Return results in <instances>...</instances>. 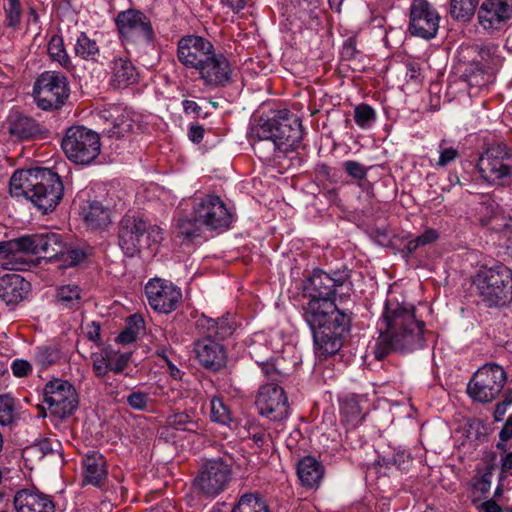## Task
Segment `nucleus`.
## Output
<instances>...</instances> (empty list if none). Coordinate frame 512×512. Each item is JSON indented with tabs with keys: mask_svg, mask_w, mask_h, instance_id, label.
I'll return each mask as SVG.
<instances>
[{
	"mask_svg": "<svg viewBox=\"0 0 512 512\" xmlns=\"http://www.w3.org/2000/svg\"><path fill=\"white\" fill-rule=\"evenodd\" d=\"M492 73L493 72L477 70L475 67L467 66L463 73V77L470 87L481 88L488 84Z\"/></svg>",
	"mask_w": 512,
	"mask_h": 512,
	"instance_id": "obj_44",
	"label": "nucleus"
},
{
	"mask_svg": "<svg viewBox=\"0 0 512 512\" xmlns=\"http://www.w3.org/2000/svg\"><path fill=\"white\" fill-rule=\"evenodd\" d=\"M70 95L67 77L57 71H45L35 81L33 96L42 110L61 108Z\"/></svg>",
	"mask_w": 512,
	"mask_h": 512,
	"instance_id": "obj_9",
	"label": "nucleus"
},
{
	"mask_svg": "<svg viewBox=\"0 0 512 512\" xmlns=\"http://www.w3.org/2000/svg\"><path fill=\"white\" fill-rule=\"evenodd\" d=\"M37 234L25 235L19 238L8 240L9 262H4L3 266L10 270H26L30 267V262L26 260L23 254H37Z\"/></svg>",
	"mask_w": 512,
	"mask_h": 512,
	"instance_id": "obj_25",
	"label": "nucleus"
},
{
	"mask_svg": "<svg viewBox=\"0 0 512 512\" xmlns=\"http://www.w3.org/2000/svg\"><path fill=\"white\" fill-rule=\"evenodd\" d=\"M59 446L60 443L58 441H53L51 439L46 438L33 445L31 447V450L39 452L41 453L42 456H45L58 452Z\"/></svg>",
	"mask_w": 512,
	"mask_h": 512,
	"instance_id": "obj_56",
	"label": "nucleus"
},
{
	"mask_svg": "<svg viewBox=\"0 0 512 512\" xmlns=\"http://www.w3.org/2000/svg\"><path fill=\"white\" fill-rule=\"evenodd\" d=\"M303 138L301 120L288 110H279L271 117H260L249 132L255 153L268 159L277 152L288 153L297 149Z\"/></svg>",
	"mask_w": 512,
	"mask_h": 512,
	"instance_id": "obj_2",
	"label": "nucleus"
},
{
	"mask_svg": "<svg viewBox=\"0 0 512 512\" xmlns=\"http://www.w3.org/2000/svg\"><path fill=\"white\" fill-rule=\"evenodd\" d=\"M350 285V271L347 268L325 272L314 270L303 282L304 295L310 299L335 300V295L343 287Z\"/></svg>",
	"mask_w": 512,
	"mask_h": 512,
	"instance_id": "obj_12",
	"label": "nucleus"
},
{
	"mask_svg": "<svg viewBox=\"0 0 512 512\" xmlns=\"http://www.w3.org/2000/svg\"><path fill=\"white\" fill-rule=\"evenodd\" d=\"M83 466L85 480L94 486H101L108 473L103 455L98 452L87 454L83 460Z\"/></svg>",
	"mask_w": 512,
	"mask_h": 512,
	"instance_id": "obj_32",
	"label": "nucleus"
},
{
	"mask_svg": "<svg viewBox=\"0 0 512 512\" xmlns=\"http://www.w3.org/2000/svg\"><path fill=\"white\" fill-rule=\"evenodd\" d=\"M214 48L212 42L202 36L186 35L178 40L177 59L187 69L197 71Z\"/></svg>",
	"mask_w": 512,
	"mask_h": 512,
	"instance_id": "obj_20",
	"label": "nucleus"
},
{
	"mask_svg": "<svg viewBox=\"0 0 512 512\" xmlns=\"http://www.w3.org/2000/svg\"><path fill=\"white\" fill-rule=\"evenodd\" d=\"M60 359V352L57 348L51 346L39 347L35 355V361L42 368H46L57 363Z\"/></svg>",
	"mask_w": 512,
	"mask_h": 512,
	"instance_id": "obj_46",
	"label": "nucleus"
},
{
	"mask_svg": "<svg viewBox=\"0 0 512 512\" xmlns=\"http://www.w3.org/2000/svg\"><path fill=\"white\" fill-rule=\"evenodd\" d=\"M15 401L10 395H0V424L9 425L13 422Z\"/></svg>",
	"mask_w": 512,
	"mask_h": 512,
	"instance_id": "obj_47",
	"label": "nucleus"
},
{
	"mask_svg": "<svg viewBox=\"0 0 512 512\" xmlns=\"http://www.w3.org/2000/svg\"><path fill=\"white\" fill-rule=\"evenodd\" d=\"M297 475L303 486L314 488L320 484L324 468L314 457L306 456L297 465Z\"/></svg>",
	"mask_w": 512,
	"mask_h": 512,
	"instance_id": "obj_31",
	"label": "nucleus"
},
{
	"mask_svg": "<svg viewBox=\"0 0 512 512\" xmlns=\"http://www.w3.org/2000/svg\"><path fill=\"white\" fill-rule=\"evenodd\" d=\"M425 322L416 316L414 305L388 299L378 322L379 337L375 358L382 360L389 353H408L423 348Z\"/></svg>",
	"mask_w": 512,
	"mask_h": 512,
	"instance_id": "obj_1",
	"label": "nucleus"
},
{
	"mask_svg": "<svg viewBox=\"0 0 512 512\" xmlns=\"http://www.w3.org/2000/svg\"><path fill=\"white\" fill-rule=\"evenodd\" d=\"M196 72L206 87L217 89L226 87L231 82L233 67L230 60L214 48Z\"/></svg>",
	"mask_w": 512,
	"mask_h": 512,
	"instance_id": "obj_19",
	"label": "nucleus"
},
{
	"mask_svg": "<svg viewBox=\"0 0 512 512\" xmlns=\"http://www.w3.org/2000/svg\"><path fill=\"white\" fill-rule=\"evenodd\" d=\"M303 317L312 330L315 354L324 357L336 354L349 331L351 317L340 311L334 300L310 299L303 307Z\"/></svg>",
	"mask_w": 512,
	"mask_h": 512,
	"instance_id": "obj_3",
	"label": "nucleus"
},
{
	"mask_svg": "<svg viewBox=\"0 0 512 512\" xmlns=\"http://www.w3.org/2000/svg\"><path fill=\"white\" fill-rule=\"evenodd\" d=\"M61 147L73 163L89 165L101 152L100 136L84 126H72L66 130Z\"/></svg>",
	"mask_w": 512,
	"mask_h": 512,
	"instance_id": "obj_7",
	"label": "nucleus"
},
{
	"mask_svg": "<svg viewBox=\"0 0 512 512\" xmlns=\"http://www.w3.org/2000/svg\"><path fill=\"white\" fill-rule=\"evenodd\" d=\"M459 59L466 63L467 66L486 72H493L501 64L498 46L493 44L462 45L459 50Z\"/></svg>",
	"mask_w": 512,
	"mask_h": 512,
	"instance_id": "obj_22",
	"label": "nucleus"
},
{
	"mask_svg": "<svg viewBox=\"0 0 512 512\" xmlns=\"http://www.w3.org/2000/svg\"><path fill=\"white\" fill-rule=\"evenodd\" d=\"M406 79L408 82L420 83L421 82V69L419 64L409 62L406 65Z\"/></svg>",
	"mask_w": 512,
	"mask_h": 512,
	"instance_id": "obj_61",
	"label": "nucleus"
},
{
	"mask_svg": "<svg viewBox=\"0 0 512 512\" xmlns=\"http://www.w3.org/2000/svg\"><path fill=\"white\" fill-rule=\"evenodd\" d=\"M506 378V373L500 365L495 363L484 364L469 381L467 393L477 402H491L502 391Z\"/></svg>",
	"mask_w": 512,
	"mask_h": 512,
	"instance_id": "obj_10",
	"label": "nucleus"
},
{
	"mask_svg": "<svg viewBox=\"0 0 512 512\" xmlns=\"http://www.w3.org/2000/svg\"><path fill=\"white\" fill-rule=\"evenodd\" d=\"M37 254H43L45 258L57 259L65 252L63 236L57 232L38 233L36 236Z\"/></svg>",
	"mask_w": 512,
	"mask_h": 512,
	"instance_id": "obj_33",
	"label": "nucleus"
},
{
	"mask_svg": "<svg viewBox=\"0 0 512 512\" xmlns=\"http://www.w3.org/2000/svg\"><path fill=\"white\" fill-rule=\"evenodd\" d=\"M193 351L198 363L208 371L219 372L227 365L226 349L212 334L196 340Z\"/></svg>",
	"mask_w": 512,
	"mask_h": 512,
	"instance_id": "obj_21",
	"label": "nucleus"
},
{
	"mask_svg": "<svg viewBox=\"0 0 512 512\" xmlns=\"http://www.w3.org/2000/svg\"><path fill=\"white\" fill-rule=\"evenodd\" d=\"M145 234L153 242L162 239L161 229L157 226H148L138 215L126 214L121 219L118 230L119 246L127 257H134L140 252L141 239Z\"/></svg>",
	"mask_w": 512,
	"mask_h": 512,
	"instance_id": "obj_11",
	"label": "nucleus"
},
{
	"mask_svg": "<svg viewBox=\"0 0 512 512\" xmlns=\"http://www.w3.org/2000/svg\"><path fill=\"white\" fill-rule=\"evenodd\" d=\"M56 302L67 309H78L81 303V290L77 285H63L56 291Z\"/></svg>",
	"mask_w": 512,
	"mask_h": 512,
	"instance_id": "obj_38",
	"label": "nucleus"
},
{
	"mask_svg": "<svg viewBox=\"0 0 512 512\" xmlns=\"http://www.w3.org/2000/svg\"><path fill=\"white\" fill-rule=\"evenodd\" d=\"M11 370L15 377L22 378L31 373L32 365L26 360L16 359L11 364Z\"/></svg>",
	"mask_w": 512,
	"mask_h": 512,
	"instance_id": "obj_58",
	"label": "nucleus"
},
{
	"mask_svg": "<svg viewBox=\"0 0 512 512\" xmlns=\"http://www.w3.org/2000/svg\"><path fill=\"white\" fill-rule=\"evenodd\" d=\"M375 118L376 113L374 109L368 104L362 103L356 106L354 109V120L356 124L362 129L370 127Z\"/></svg>",
	"mask_w": 512,
	"mask_h": 512,
	"instance_id": "obj_45",
	"label": "nucleus"
},
{
	"mask_svg": "<svg viewBox=\"0 0 512 512\" xmlns=\"http://www.w3.org/2000/svg\"><path fill=\"white\" fill-rule=\"evenodd\" d=\"M438 238V233L435 229L428 228L421 235L410 240L406 244V250L409 253H413L417 248L428 245Z\"/></svg>",
	"mask_w": 512,
	"mask_h": 512,
	"instance_id": "obj_48",
	"label": "nucleus"
},
{
	"mask_svg": "<svg viewBox=\"0 0 512 512\" xmlns=\"http://www.w3.org/2000/svg\"><path fill=\"white\" fill-rule=\"evenodd\" d=\"M16 512H55L51 496L37 489H21L14 495Z\"/></svg>",
	"mask_w": 512,
	"mask_h": 512,
	"instance_id": "obj_26",
	"label": "nucleus"
},
{
	"mask_svg": "<svg viewBox=\"0 0 512 512\" xmlns=\"http://www.w3.org/2000/svg\"><path fill=\"white\" fill-rule=\"evenodd\" d=\"M8 25L15 27L20 23L21 4L19 0H8V6L5 9Z\"/></svg>",
	"mask_w": 512,
	"mask_h": 512,
	"instance_id": "obj_55",
	"label": "nucleus"
},
{
	"mask_svg": "<svg viewBox=\"0 0 512 512\" xmlns=\"http://www.w3.org/2000/svg\"><path fill=\"white\" fill-rule=\"evenodd\" d=\"M411 463V457L409 453L405 451L397 453L393 456V464L400 470H405Z\"/></svg>",
	"mask_w": 512,
	"mask_h": 512,
	"instance_id": "obj_63",
	"label": "nucleus"
},
{
	"mask_svg": "<svg viewBox=\"0 0 512 512\" xmlns=\"http://www.w3.org/2000/svg\"><path fill=\"white\" fill-rule=\"evenodd\" d=\"M210 406V417L213 422L222 425H230L232 422V414L228 406L224 404L221 398L214 397L211 400Z\"/></svg>",
	"mask_w": 512,
	"mask_h": 512,
	"instance_id": "obj_43",
	"label": "nucleus"
},
{
	"mask_svg": "<svg viewBox=\"0 0 512 512\" xmlns=\"http://www.w3.org/2000/svg\"><path fill=\"white\" fill-rule=\"evenodd\" d=\"M343 168L345 172L355 180L360 181L366 179L367 177L368 168L357 161L348 160L344 162Z\"/></svg>",
	"mask_w": 512,
	"mask_h": 512,
	"instance_id": "obj_51",
	"label": "nucleus"
},
{
	"mask_svg": "<svg viewBox=\"0 0 512 512\" xmlns=\"http://www.w3.org/2000/svg\"><path fill=\"white\" fill-rule=\"evenodd\" d=\"M104 121L103 133L109 138L119 139L124 137L133 128V120L130 113L120 105H109L99 112Z\"/></svg>",
	"mask_w": 512,
	"mask_h": 512,
	"instance_id": "obj_24",
	"label": "nucleus"
},
{
	"mask_svg": "<svg viewBox=\"0 0 512 512\" xmlns=\"http://www.w3.org/2000/svg\"><path fill=\"white\" fill-rule=\"evenodd\" d=\"M110 84L116 89H124L137 83L138 72L127 57H115L110 63Z\"/></svg>",
	"mask_w": 512,
	"mask_h": 512,
	"instance_id": "obj_28",
	"label": "nucleus"
},
{
	"mask_svg": "<svg viewBox=\"0 0 512 512\" xmlns=\"http://www.w3.org/2000/svg\"><path fill=\"white\" fill-rule=\"evenodd\" d=\"M512 18V0H484L478 10L479 24L485 30H499Z\"/></svg>",
	"mask_w": 512,
	"mask_h": 512,
	"instance_id": "obj_23",
	"label": "nucleus"
},
{
	"mask_svg": "<svg viewBox=\"0 0 512 512\" xmlns=\"http://www.w3.org/2000/svg\"><path fill=\"white\" fill-rule=\"evenodd\" d=\"M203 227V224L197 220V215L193 213L192 217L186 216L177 220L176 233L179 237L193 241L201 237Z\"/></svg>",
	"mask_w": 512,
	"mask_h": 512,
	"instance_id": "obj_37",
	"label": "nucleus"
},
{
	"mask_svg": "<svg viewBox=\"0 0 512 512\" xmlns=\"http://www.w3.org/2000/svg\"><path fill=\"white\" fill-rule=\"evenodd\" d=\"M408 31L411 35L432 39L439 29L440 15L427 0H413L409 9Z\"/></svg>",
	"mask_w": 512,
	"mask_h": 512,
	"instance_id": "obj_17",
	"label": "nucleus"
},
{
	"mask_svg": "<svg viewBox=\"0 0 512 512\" xmlns=\"http://www.w3.org/2000/svg\"><path fill=\"white\" fill-rule=\"evenodd\" d=\"M512 404V390L505 395L504 399L496 405L494 411V418L496 421H501L505 415L507 408Z\"/></svg>",
	"mask_w": 512,
	"mask_h": 512,
	"instance_id": "obj_59",
	"label": "nucleus"
},
{
	"mask_svg": "<svg viewBox=\"0 0 512 512\" xmlns=\"http://www.w3.org/2000/svg\"><path fill=\"white\" fill-rule=\"evenodd\" d=\"M75 54L85 60H95V56L99 54V47L95 40L81 32L75 44Z\"/></svg>",
	"mask_w": 512,
	"mask_h": 512,
	"instance_id": "obj_41",
	"label": "nucleus"
},
{
	"mask_svg": "<svg viewBox=\"0 0 512 512\" xmlns=\"http://www.w3.org/2000/svg\"><path fill=\"white\" fill-rule=\"evenodd\" d=\"M93 371L97 377H103L109 372L110 357L102 353L92 354Z\"/></svg>",
	"mask_w": 512,
	"mask_h": 512,
	"instance_id": "obj_52",
	"label": "nucleus"
},
{
	"mask_svg": "<svg viewBox=\"0 0 512 512\" xmlns=\"http://www.w3.org/2000/svg\"><path fill=\"white\" fill-rule=\"evenodd\" d=\"M138 330L135 327H126L116 338V341L121 344H130L137 338Z\"/></svg>",
	"mask_w": 512,
	"mask_h": 512,
	"instance_id": "obj_60",
	"label": "nucleus"
},
{
	"mask_svg": "<svg viewBox=\"0 0 512 512\" xmlns=\"http://www.w3.org/2000/svg\"><path fill=\"white\" fill-rule=\"evenodd\" d=\"M193 213L197 220L209 230L227 229L232 223V214L217 195H206L196 199Z\"/></svg>",
	"mask_w": 512,
	"mask_h": 512,
	"instance_id": "obj_16",
	"label": "nucleus"
},
{
	"mask_svg": "<svg viewBox=\"0 0 512 512\" xmlns=\"http://www.w3.org/2000/svg\"><path fill=\"white\" fill-rule=\"evenodd\" d=\"M11 196H23L42 213L55 210L63 197L64 185L60 176L49 168L16 170L9 181Z\"/></svg>",
	"mask_w": 512,
	"mask_h": 512,
	"instance_id": "obj_4",
	"label": "nucleus"
},
{
	"mask_svg": "<svg viewBox=\"0 0 512 512\" xmlns=\"http://www.w3.org/2000/svg\"><path fill=\"white\" fill-rule=\"evenodd\" d=\"M167 424L180 431L196 432L199 428L195 411L174 413L168 416Z\"/></svg>",
	"mask_w": 512,
	"mask_h": 512,
	"instance_id": "obj_39",
	"label": "nucleus"
},
{
	"mask_svg": "<svg viewBox=\"0 0 512 512\" xmlns=\"http://www.w3.org/2000/svg\"><path fill=\"white\" fill-rule=\"evenodd\" d=\"M491 476V472L483 474L481 478L474 484V489L481 494L487 493L491 487Z\"/></svg>",
	"mask_w": 512,
	"mask_h": 512,
	"instance_id": "obj_62",
	"label": "nucleus"
},
{
	"mask_svg": "<svg viewBox=\"0 0 512 512\" xmlns=\"http://www.w3.org/2000/svg\"><path fill=\"white\" fill-rule=\"evenodd\" d=\"M86 258V253L82 249H69L65 244V252L60 254L58 260L63 261L65 266H75Z\"/></svg>",
	"mask_w": 512,
	"mask_h": 512,
	"instance_id": "obj_50",
	"label": "nucleus"
},
{
	"mask_svg": "<svg viewBox=\"0 0 512 512\" xmlns=\"http://www.w3.org/2000/svg\"><path fill=\"white\" fill-rule=\"evenodd\" d=\"M260 366L262 373L266 377L268 381H271V383L278 384L282 382L285 378V373H283L278 365L275 362L270 361H256Z\"/></svg>",
	"mask_w": 512,
	"mask_h": 512,
	"instance_id": "obj_49",
	"label": "nucleus"
},
{
	"mask_svg": "<svg viewBox=\"0 0 512 512\" xmlns=\"http://www.w3.org/2000/svg\"><path fill=\"white\" fill-rule=\"evenodd\" d=\"M149 400V395L140 391H133L127 396L128 405L138 411H145Z\"/></svg>",
	"mask_w": 512,
	"mask_h": 512,
	"instance_id": "obj_53",
	"label": "nucleus"
},
{
	"mask_svg": "<svg viewBox=\"0 0 512 512\" xmlns=\"http://www.w3.org/2000/svg\"><path fill=\"white\" fill-rule=\"evenodd\" d=\"M231 512H270V510L259 493H246L239 498Z\"/></svg>",
	"mask_w": 512,
	"mask_h": 512,
	"instance_id": "obj_36",
	"label": "nucleus"
},
{
	"mask_svg": "<svg viewBox=\"0 0 512 512\" xmlns=\"http://www.w3.org/2000/svg\"><path fill=\"white\" fill-rule=\"evenodd\" d=\"M473 283L479 297L489 307L512 301V271L504 265L479 272Z\"/></svg>",
	"mask_w": 512,
	"mask_h": 512,
	"instance_id": "obj_6",
	"label": "nucleus"
},
{
	"mask_svg": "<svg viewBox=\"0 0 512 512\" xmlns=\"http://www.w3.org/2000/svg\"><path fill=\"white\" fill-rule=\"evenodd\" d=\"M233 459L222 456L204 462L194 479L195 488L204 496L214 498L227 489L232 479Z\"/></svg>",
	"mask_w": 512,
	"mask_h": 512,
	"instance_id": "obj_8",
	"label": "nucleus"
},
{
	"mask_svg": "<svg viewBox=\"0 0 512 512\" xmlns=\"http://www.w3.org/2000/svg\"><path fill=\"white\" fill-rule=\"evenodd\" d=\"M445 141L440 143V155L438 161L435 163L436 167H446L449 163L453 162L459 157V151L453 147H444Z\"/></svg>",
	"mask_w": 512,
	"mask_h": 512,
	"instance_id": "obj_54",
	"label": "nucleus"
},
{
	"mask_svg": "<svg viewBox=\"0 0 512 512\" xmlns=\"http://www.w3.org/2000/svg\"><path fill=\"white\" fill-rule=\"evenodd\" d=\"M115 23L121 38L128 43H149L154 37L151 21L141 11H120Z\"/></svg>",
	"mask_w": 512,
	"mask_h": 512,
	"instance_id": "obj_15",
	"label": "nucleus"
},
{
	"mask_svg": "<svg viewBox=\"0 0 512 512\" xmlns=\"http://www.w3.org/2000/svg\"><path fill=\"white\" fill-rule=\"evenodd\" d=\"M47 51L50 58L53 61L58 62L62 67L67 68L70 65V58L64 48L61 36L54 35L51 37Z\"/></svg>",
	"mask_w": 512,
	"mask_h": 512,
	"instance_id": "obj_42",
	"label": "nucleus"
},
{
	"mask_svg": "<svg viewBox=\"0 0 512 512\" xmlns=\"http://www.w3.org/2000/svg\"><path fill=\"white\" fill-rule=\"evenodd\" d=\"M31 284L19 274H5L0 277V299L7 305H17L30 292Z\"/></svg>",
	"mask_w": 512,
	"mask_h": 512,
	"instance_id": "obj_27",
	"label": "nucleus"
},
{
	"mask_svg": "<svg viewBox=\"0 0 512 512\" xmlns=\"http://www.w3.org/2000/svg\"><path fill=\"white\" fill-rule=\"evenodd\" d=\"M83 219L92 230H104L111 224L109 208L99 201H90L82 209Z\"/></svg>",
	"mask_w": 512,
	"mask_h": 512,
	"instance_id": "obj_30",
	"label": "nucleus"
},
{
	"mask_svg": "<svg viewBox=\"0 0 512 512\" xmlns=\"http://www.w3.org/2000/svg\"><path fill=\"white\" fill-rule=\"evenodd\" d=\"M10 136L16 140H29L40 134V125L31 117L20 113H12L7 121Z\"/></svg>",
	"mask_w": 512,
	"mask_h": 512,
	"instance_id": "obj_29",
	"label": "nucleus"
},
{
	"mask_svg": "<svg viewBox=\"0 0 512 512\" xmlns=\"http://www.w3.org/2000/svg\"><path fill=\"white\" fill-rule=\"evenodd\" d=\"M145 294L150 307L159 313L165 314L175 311L182 300L181 289L160 278L151 279L147 282Z\"/></svg>",
	"mask_w": 512,
	"mask_h": 512,
	"instance_id": "obj_18",
	"label": "nucleus"
},
{
	"mask_svg": "<svg viewBox=\"0 0 512 512\" xmlns=\"http://www.w3.org/2000/svg\"><path fill=\"white\" fill-rule=\"evenodd\" d=\"M43 396L50 412L59 418L70 416L78 407L77 392L67 380L57 378L49 381Z\"/></svg>",
	"mask_w": 512,
	"mask_h": 512,
	"instance_id": "obj_14",
	"label": "nucleus"
},
{
	"mask_svg": "<svg viewBox=\"0 0 512 512\" xmlns=\"http://www.w3.org/2000/svg\"><path fill=\"white\" fill-rule=\"evenodd\" d=\"M204 128L198 124H192L189 128V139L194 143H200L204 137Z\"/></svg>",
	"mask_w": 512,
	"mask_h": 512,
	"instance_id": "obj_64",
	"label": "nucleus"
},
{
	"mask_svg": "<svg viewBox=\"0 0 512 512\" xmlns=\"http://www.w3.org/2000/svg\"><path fill=\"white\" fill-rule=\"evenodd\" d=\"M131 360V353H123L115 358L110 357V368L109 371H112L116 374H119L124 371V369L128 366Z\"/></svg>",
	"mask_w": 512,
	"mask_h": 512,
	"instance_id": "obj_57",
	"label": "nucleus"
},
{
	"mask_svg": "<svg viewBox=\"0 0 512 512\" xmlns=\"http://www.w3.org/2000/svg\"><path fill=\"white\" fill-rule=\"evenodd\" d=\"M258 413L270 421L281 422L288 418L290 405L286 392L275 383L261 385L255 399Z\"/></svg>",
	"mask_w": 512,
	"mask_h": 512,
	"instance_id": "obj_13",
	"label": "nucleus"
},
{
	"mask_svg": "<svg viewBox=\"0 0 512 512\" xmlns=\"http://www.w3.org/2000/svg\"><path fill=\"white\" fill-rule=\"evenodd\" d=\"M341 417L342 422L348 429H354L362 423L364 415L362 414L359 402L355 398H346L342 402Z\"/></svg>",
	"mask_w": 512,
	"mask_h": 512,
	"instance_id": "obj_35",
	"label": "nucleus"
},
{
	"mask_svg": "<svg viewBox=\"0 0 512 512\" xmlns=\"http://www.w3.org/2000/svg\"><path fill=\"white\" fill-rule=\"evenodd\" d=\"M481 178L490 185L508 186L512 182V146L506 142L487 145L477 162Z\"/></svg>",
	"mask_w": 512,
	"mask_h": 512,
	"instance_id": "obj_5",
	"label": "nucleus"
},
{
	"mask_svg": "<svg viewBox=\"0 0 512 512\" xmlns=\"http://www.w3.org/2000/svg\"><path fill=\"white\" fill-rule=\"evenodd\" d=\"M197 323L200 327H206L208 334H212V337L217 340H223L229 337L234 331V327L229 322L228 318L212 319L202 316Z\"/></svg>",
	"mask_w": 512,
	"mask_h": 512,
	"instance_id": "obj_34",
	"label": "nucleus"
},
{
	"mask_svg": "<svg viewBox=\"0 0 512 512\" xmlns=\"http://www.w3.org/2000/svg\"><path fill=\"white\" fill-rule=\"evenodd\" d=\"M479 0H450L449 13L452 18L459 21H469L478 6Z\"/></svg>",
	"mask_w": 512,
	"mask_h": 512,
	"instance_id": "obj_40",
	"label": "nucleus"
}]
</instances>
